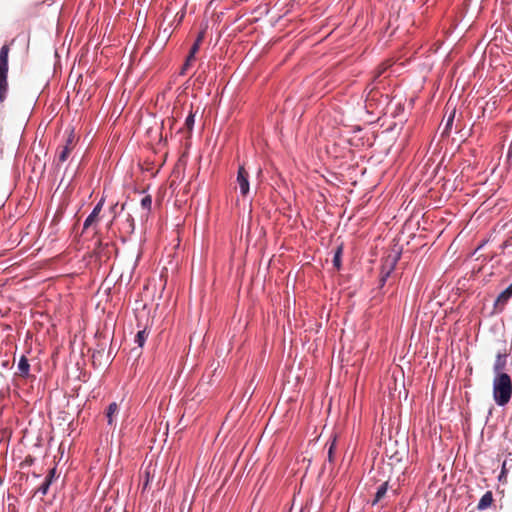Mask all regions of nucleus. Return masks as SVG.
<instances>
[{
	"mask_svg": "<svg viewBox=\"0 0 512 512\" xmlns=\"http://www.w3.org/2000/svg\"><path fill=\"white\" fill-rule=\"evenodd\" d=\"M77 143V137L73 130H70L66 136L65 144L59 146L57 151V164L60 165L64 163L70 156L71 152L74 150Z\"/></svg>",
	"mask_w": 512,
	"mask_h": 512,
	"instance_id": "7ed1b4c3",
	"label": "nucleus"
},
{
	"mask_svg": "<svg viewBox=\"0 0 512 512\" xmlns=\"http://www.w3.org/2000/svg\"><path fill=\"white\" fill-rule=\"evenodd\" d=\"M454 115H455V111H453V113L448 117L447 122H446V126H445V131H447L448 129L451 128L452 123H453V119H454Z\"/></svg>",
	"mask_w": 512,
	"mask_h": 512,
	"instance_id": "412c9836",
	"label": "nucleus"
},
{
	"mask_svg": "<svg viewBox=\"0 0 512 512\" xmlns=\"http://www.w3.org/2000/svg\"><path fill=\"white\" fill-rule=\"evenodd\" d=\"M119 413V406L116 402H112L109 404L107 411H106V418L108 425L112 426L115 424L116 416Z\"/></svg>",
	"mask_w": 512,
	"mask_h": 512,
	"instance_id": "6e6552de",
	"label": "nucleus"
},
{
	"mask_svg": "<svg viewBox=\"0 0 512 512\" xmlns=\"http://www.w3.org/2000/svg\"><path fill=\"white\" fill-rule=\"evenodd\" d=\"M55 474H56V468H52L49 471V474L47 475L45 480L50 481V483H52L53 479L55 478Z\"/></svg>",
	"mask_w": 512,
	"mask_h": 512,
	"instance_id": "4be33fe9",
	"label": "nucleus"
},
{
	"mask_svg": "<svg viewBox=\"0 0 512 512\" xmlns=\"http://www.w3.org/2000/svg\"><path fill=\"white\" fill-rule=\"evenodd\" d=\"M392 270H393V263H391L390 267L388 268V270L386 272H384V270L382 271V277H381L382 282L386 281V278L390 275Z\"/></svg>",
	"mask_w": 512,
	"mask_h": 512,
	"instance_id": "6ab92c4d",
	"label": "nucleus"
},
{
	"mask_svg": "<svg viewBox=\"0 0 512 512\" xmlns=\"http://www.w3.org/2000/svg\"><path fill=\"white\" fill-rule=\"evenodd\" d=\"M194 61H195V59H190V56H187V58H186V61H185L184 65H185L186 67H189V68H190V67L192 66V64H193V62H194Z\"/></svg>",
	"mask_w": 512,
	"mask_h": 512,
	"instance_id": "b1692460",
	"label": "nucleus"
},
{
	"mask_svg": "<svg viewBox=\"0 0 512 512\" xmlns=\"http://www.w3.org/2000/svg\"><path fill=\"white\" fill-rule=\"evenodd\" d=\"M188 69H189V67H186V66L183 64V66H182V68H181V71H180V74H181V75H185V74H186V72L188 71Z\"/></svg>",
	"mask_w": 512,
	"mask_h": 512,
	"instance_id": "393cba45",
	"label": "nucleus"
},
{
	"mask_svg": "<svg viewBox=\"0 0 512 512\" xmlns=\"http://www.w3.org/2000/svg\"><path fill=\"white\" fill-rule=\"evenodd\" d=\"M493 503V494L491 491H487L479 500L477 509L478 510H485L489 508Z\"/></svg>",
	"mask_w": 512,
	"mask_h": 512,
	"instance_id": "1a4fd4ad",
	"label": "nucleus"
},
{
	"mask_svg": "<svg viewBox=\"0 0 512 512\" xmlns=\"http://www.w3.org/2000/svg\"><path fill=\"white\" fill-rule=\"evenodd\" d=\"M512 396V381L507 373H499L493 380V398L497 405L505 406Z\"/></svg>",
	"mask_w": 512,
	"mask_h": 512,
	"instance_id": "f257e3e1",
	"label": "nucleus"
},
{
	"mask_svg": "<svg viewBox=\"0 0 512 512\" xmlns=\"http://www.w3.org/2000/svg\"><path fill=\"white\" fill-rule=\"evenodd\" d=\"M505 366V359H502V356L500 354L497 355V360L494 364V371L497 373V375L499 373H501V370L504 368Z\"/></svg>",
	"mask_w": 512,
	"mask_h": 512,
	"instance_id": "ddd939ff",
	"label": "nucleus"
},
{
	"mask_svg": "<svg viewBox=\"0 0 512 512\" xmlns=\"http://www.w3.org/2000/svg\"><path fill=\"white\" fill-rule=\"evenodd\" d=\"M151 205H152V198L150 195H146L144 198H142L141 200V206L146 209L147 211H150L151 209Z\"/></svg>",
	"mask_w": 512,
	"mask_h": 512,
	"instance_id": "2eb2a0df",
	"label": "nucleus"
},
{
	"mask_svg": "<svg viewBox=\"0 0 512 512\" xmlns=\"http://www.w3.org/2000/svg\"><path fill=\"white\" fill-rule=\"evenodd\" d=\"M387 490H388V482H384V483H382V484L378 487V489H377V491H376V493H375V497H374V499H373L372 504H373V505H375V504H377L378 502H380V501L383 499V497L386 495Z\"/></svg>",
	"mask_w": 512,
	"mask_h": 512,
	"instance_id": "9d476101",
	"label": "nucleus"
},
{
	"mask_svg": "<svg viewBox=\"0 0 512 512\" xmlns=\"http://www.w3.org/2000/svg\"><path fill=\"white\" fill-rule=\"evenodd\" d=\"M336 446V439L334 438L333 441L330 443L329 449H328V460L329 462H333L334 460V451Z\"/></svg>",
	"mask_w": 512,
	"mask_h": 512,
	"instance_id": "dca6fc26",
	"label": "nucleus"
},
{
	"mask_svg": "<svg viewBox=\"0 0 512 512\" xmlns=\"http://www.w3.org/2000/svg\"><path fill=\"white\" fill-rule=\"evenodd\" d=\"M50 485H51L50 481L45 480L43 482V484L37 489L36 492H39L42 495H46L49 490Z\"/></svg>",
	"mask_w": 512,
	"mask_h": 512,
	"instance_id": "f3484780",
	"label": "nucleus"
},
{
	"mask_svg": "<svg viewBox=\"0 0 512 512\" xmlns=\"http://www.w3.org/2000/svg\"><path fill=\"white\" fill-rule=\"evenodd\" d=\"M104 205V198H101L100 201L96 204L92 212L89 214V216L86 218L83 229L86 230L93 224H95L99 219V214L102 211Z\"/></svg>",
	"mask_w": 512,
	"mask_h": 512,
	"instance_id": "423d86ee",
	"label": "nucleus"
},
{
	"mask_svg": "<svg viewBox=\"0 0 512 512\" xmlns=\"http://www.w3.org/2000/svg\"><path fill=\"white\" fill-rule=\"evenodd\" d=\"M203 39H204V31H201V32L198 34V36H197V38H196V40H195V43L201 44V43H202V41H203Z\"/></svg>",
	"mask_w": 512,
	"mask_h": 512,
	"instance_id": "5701e85b",
	"label": "nucleus"
},
{
	"mask_svg": "<svg viewBox=\"0 0 512 512\" xmlns=\"http://www.w3.org/2000/svg\"><path fill=\"white\" fill-rule=\"evenodd\" d=\"M9 46L3 45L0 50V103H2L8 93V56Z\"/></svg>",
	"mask_w": 512,
	"mask_h": 512,
	"instance_id": "f03ea898",
	"label": "nucleus"
},
{
	"mask_svg": "<svg viewBox=\"0 0 512 512\" xmlns=\"http://www.w3.org/2000/svg\"><path fill=\"white\" fill-rule=\"evenodd\" d=\"M127 223H128L129 233L133 232L134 231V219L132 218L131 215L127 216Z\"/></svg>",
	"mask_w": 512,
	"mask_h": 512,
	"instance_id": "aec40b11",
	"label": "nucleus"
},
{
	"mask_svg": "<svg viewBox=\"0 0 512 512\" xmlns=\"http://www.w3.org/2000/svg\"><path fill=\"white\" fill-rule=\"evenodd\" d=\"M194 114L192 112L189 113V115L187 116L186 120H185V123H184V126L186 127V129L188 130V132H191L192 129H193V126H194Z\"/></svg>",
	"mask_w": 512,
	"mask_h": 512,
	"instance_id": "4468645a",
	"label": "nucleus"
},
{
	"mask_svg": "<svg viewBox=\"0 0 512 512\" xmlns=\"http://www.w3.org/2000/svg\"><path fill=\"white\" fill-rule=\"evenodd\" d=\"M147 337H148V333L146 332V330L145 329L140 330L136 334L135 342L138 344L139 347H143Z\"/></svg>",
	"mask_w": 512,
	"mask_h": 512,
	"instance_id": "f8f14e48",
	"label": "nucleus"
},
{
	"mask_svg": "<svg viewBox=\"0 0 512 512\" xmlns=\"http://www.w3.org/2000/svg\"><path fill=\"white\" fill-rule=\"evenodd\" d=\"M237 184L242 197H246L250 191L249 173L244 166H239L237 172Z\"/></svg>",
	"mask_w": 512,
	"mask_h": 512,
	"instance_id": "20e7f679",
	"label": "nucleus"
},
{
	"mask_svg": "<svg viewBox=\"0 0 512 512\" xmlns=\"http://www.w3.org/2000/svg\"><path fill=\"white\" fill-rule=\"evenodd\" d=\"M512 297V283L504 290L502 291L498 297L496 298L494 302V309L498 312H501L504 310V307Z\"/></svg>",
	"mask_w": 512,
	"mask_h": 512,
	"instance_id": "39448f33",
	"label": "nucleus"
},
{
	"mask_svg": "<svg viewBox=\"0 0 512 512\" xmlns=\"http://www.w3.org/2000/svg\"><path fill=\"white\" fill-rule=\"evenodd\" d=\"M342 253H343V247L342 246H338L336 251H335V253H334V257H333V265L338 270L341 268Z\"/></svg>",
	"mask_w": 512,
	"mask_h": 512,
	"instance_id": "9b49d317",
	"label": "nucleus"
},
{
	"mask_svg": "<svg viewBox=\"0 0 512 512\" xmlns=\"http://www.w3.org/2000/svg\"><path fill=\"white\" fill-rule=\"evenodd\" d=\"M200 44L195 43L190 48L188 56H190V59H195L196 53L199 51Z\"/></svg>",
	"mask_w": 512,
	"mask_h": 512,
	"instance_id": "a211bd4d",
	"label": "nucleus"
},
{
	"mask_svg": "<svg viewBox=\"0 0 512 512\" xmlns=\"http://www.w3.org/2000/svg\"><path fill=\"white\" fill-rule=\"evenodd\" d=\"M17 368H18V372L16 374L18 376H20L22 378H27L29 376L30 364L28 362V359L25 356H22L19 359Z\"/></svg>",
	"mask_w": 512,
	"mask_h": 512,
	"instance_id": "0eeeda50",
	"label": "nucleus"
}]
</instances>
